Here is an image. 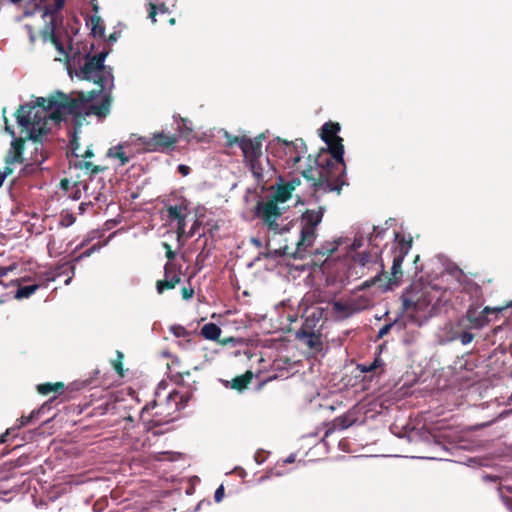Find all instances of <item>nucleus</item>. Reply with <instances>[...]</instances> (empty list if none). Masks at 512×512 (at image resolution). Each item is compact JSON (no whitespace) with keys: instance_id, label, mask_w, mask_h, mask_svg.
<instances>
[{"instance_id":"nucleus-1","label":"nucleus","mask_w":512,"mask_h":512,"mask_svg":"<svg viewBox=\"0 0 512 512\" xmlns=\"http://www.w3.org/2000/svg\"><path fill=\"white\" fill-rule=\"evenodd\" d=\"M325 143L327 150L315 158L314 166L310 165L301 174L311 183L314 192L336 191L340 194L342 186L346 184L343 139L338 137Z\"/></svg>"},{"instance_id":"nucleus-2","label":"nucleus","mask_w":512,"mask_h":512,"mask_svg":"<svg viewBox=\"0 0 512 512\" xmlns=\"http://www.w3.org/2000/svg\"><path fill=\"white\" fill-rule=\"evenodd\" d=\"M95 97V92H88L85 95L83 92H78L77 96L65 94L61 91H56L49 98L39 97L37 99V106L46 112L52 110L49 118L57 123L66 119L67 115L81 116V111L85 102L92 100Z\"/></svg>"},{"instance_id":"nucleus-3","label":"nucleus","mask_w":512,"mask_h":512,"mask_svg":"<svg viewBox=\"0 0 512 512\" xmlns=\"http://www.w3.org/2000/svg\"><path fill=\"white\" fill-rule=\"evenodd\" d=\"M396 239L399 240L394 251L390 275L382 270V273L373 279V283L378 284L383 290L392 289L400 284L403 276L402 263L412 246V240H406L404 237H400L399 234H396Z\"/></svg>"},{"instance_id":"nucleus-4","label":"nucleus","mask_w":512,"mask_h":512,"mask_svg":"<svg viewBox=\"0 0 512 512\" xmlns=\"http://www.w3.org/2000/svg\"><path fill=\"white\" fill-rule=\"evenodd\" d=\"M326 208L319 206L316 210L307 209L300 217V238L296 242V252L306 251L312 247L317 236V227L322 222Z\"/></svg>"},{"instance_id":"nucleus-5","label":"nucleus","mask_w":512,"mask_h":512,"mask_svg":"<svg viewBox=\"0 0 512 512\" xmlns=\"http://www.w3.org/2000/svg\"><path fill=\"white\" fill-rule=\"evenodd\" d=\"M262 140L263 135H259L254 139L247 137L241 147L244 163L252 172L257 183L266 182L265 167L261 162L262 158Z\"/></svg>"},{"instance_id":"nucleus-6","label":"nucleus","mask_w":512,"mask_h":512,"mask_svg":"<svg viewBox=\"0 0 512 512\" xmlns=\"http://www.w3.org/2000/svg\"><path fill=\"white\" fill-rule=\"evenodd\" d=\"M176 411H178L177 405L174 406L172 402L167 404V399L164 403H158L156 400H153L142 408L141 418H147L152 426L158 427L173 421V414Z\"/></svg>"},{"instance_id":"nucleus-7","label":"nucleus","mask_w":512,"mask_h":512,"mask_svg":"<svg viewBox=\"0 0 512 512\" xmlns=\"http://www.w3.org/2000/svg\"><path fill=\"white\" fill-rule=\"evenodd\" d=\"M506 307H489L486 306L482 310H479L477 305H470L465 313L460 319L461 323H466L470 328L474 330H480L487 326L490 322L489 315L502 312Z\"/></svg>"},{"instance_id":"nucleus-8","label":"nucleus","mask_w":512,"mask_h":512,"mask_svg":"<svg viewBox=\"0 0 512 512\" xmlns=\"http://www.w3.org/2000/svg\"><path fill=\"white\" fill-rule=\"evenodd\" d=\"M38 125L39 123H36V125H32L30 131L27 133L26 141H31V144L33 145V151L31 152L30 161L33 164L40 165L48 158V154L44 149V144L42 140L43 136H45L48 133V128L46 126V121L43 122L42 126Z\"/></svg>"},{"instance_id":"nucleus-9","label":"nucleus","mask_w":512,"mask_h":512,"mask_svg":"<svg viewBox=\"0 0 512 512\" xmlns=\"http://www.w3.org/2000/svg\"><path fill=\"white\" fill-rule=\"evenodd\" d=\"M256 215L261 218L269 230L282 234L286 228H280L277 220L282 213L278 207V203L270 199L266 202H258L256 206Z\"/></svg>"},{"instance_id":"nucleus-10","label":"nucleus","mask_w":512,"mask_h":512,"mask_svg":"<svg viewBox=\"0 0 512 512\" xmlns=\"http://www.w3.org/2000/svg\"><path fill=\"white\" fill-rule=\"evenodd\" d=\"M139 141L147 152H165L174 149L178 137L164 132H155L151 137H140Z\"/></svg>"},{"instance_id":"nucleus-11","label":"nucleus","mask_w":512,"mask_h":512,"mask_svg":"<svg viewBox=\"0 0 512 512\" xmlns=\"http://www.w3.org/2000/svg\"><path fill=\"white\" fill-rule=\"evenodd\" d=\"M167 217L170 222H177V232L178 235H182L185 232L186 227V217L189 213L188 211V203L186 199L180 201V203L176 205H168L166 206Z\"/></svg>"},{"instance_id":"nucleus-12","label":"nucleus","mask_w":512,"mask_h":512,"mask_svg":"<svg viewBox=\"0 0 512 512\" xmlns=\"http://www.w3.org/2000/svg\"><path fill=\"white\" fill-rule=\"evenodd\" d=\"M34 108V106L29 104L20 105L15 113L18 125L27 129L28 132L30 131L32 125L39 123L38 126H42L43 122L46 121V116L38 115V112L34 114V120L31 119V114Z\"/></svg>"},{"instance_id":"nucleus-13","label":"nucleus","mask_w":512,"mask_h":512,"mask_svg":"<svg viewBox=\"0 0 512 512\" xmlns=\"http://www.w3.org/2000/svg\"><path fill=\"white\" fill-rule=\"evenodd\" d=\"M106 56V52H100L94 56L88 54L84 65L80 69L82 78L85 80H94L96 75L101 72Z\"/></svg>"},{"instance_id":"nucleus-14","label":"nucleus","mask_w":512,"mask_h":512,"mask_svg":"<svg viewBox=\"0 0 512 512\" xmlns=\"http://www.w3.org/2000/svg\"><path fill=\"white\" fill-rule=\"evenodd\" d=\"M384 233H385L384 229H379V227L373 226V231H372V233H370V235L368 237V242H369L370 246H372L373 248H377V250L374 252L359 253L358 254V262L361 265L364 266L369 262L376 261V259L379 256V252H380L379 251L380 244H379L378 240L383 239Z\"/></svg>"},{"instance_id":"nucleus-15","label":"nucleus","mask_w":512,"mask_h":512,"mask_svg":"<svg viewBox=\"0 0 512 512\" xmlns=\"http://www.w3.org/2000/svg\"><path fill=\"white\" fill-rule=\"evenodd\" d=\"M279 142L284 145V151L288 156V162H291L293 166L299 163L302 159V155L306 153L307 147L303 139L297 138L294 141L280 140Z\"/></svg>"},{"instance_id":"nucleus-16","label":"nucleus","mask_w":512,"mask_h":512,"mask_svg":"<svg viewBox=\"0 0 512 512\" xmlns=\"http://www.w3.org/2000/svg\"><path fill=\"white\" fill-rule=\"evenodd\" d=\"M165 279L157 280L156 290L159 294H163L166 290L174 289L181 281V277L175 271V266L171 263H166L164 266Z\"/></svg>"},{"instance_id":"nucleus-17","label":"nucleus","mask_w":512,"mask_h":512,"mask_svg":"<svg viewBox=\"0 0 512 512\" xmlns=\"http://www.w3.org/2000/svg\"><path fill=\"white\" fill-rule=\"evenodd\" d=\"M325 310L322 307H311L305 312L304 322L299 331H320V322Z\"/></svg>"},{"instance_id":"nucleus-18","label":"nucleus","mask_w":512,"mask_h":512,"mask_svg":"<svg viewBox=\"0 0 512 512\" xmlns=\"http://www.w3.org/2000/svg\"><path fill=\"white\" fill-rule=\"evenodd\" d=\"M95 98L96 97H94L92 101ZM87 103H89V101L85 102L81 114L84 112L85 115H96L100 118H105L110 113L112 98L110 94H105L101 99L100 103L90 104L86 107Z\"/></svg>"},{"instance_id":"nucleus-19","label":"nucleus","mask_w":512,"mask_h":512,"mask_svg":"<svg viewBox=\"0 0 512 512\" xmlns=\"http://www.w3.org/2000/svg\"><path fill=\"white\" fill-rule=\"evenodd\" d=\"M472 330L474 329L470 328L466 323H461V319H459L456 324L451 327L449 339L451 341L459 340L463 345H467L471 343L475 337L471 332Z\"/></svg>"},{"instance_id":"nucleus-20","label":"nucleus","mask_w":512,"mask_h":512,"mask_svg":"<svg viewBox=\"0 0 512 512\" xmlns=\"http://www.w3.org/2000/svg\"><path fill=\"white\" fill-rule=\"evenodd\" d=\"M26 138H17L12 141L11 149L6 156V164L11 165L14 163H23V151L25 146Z\"/></svg>"},{"instance_id":"nucleus-21","label":"nucleus","mask_w":512,"mask_h":512,"mask_svg":"<svg viewBox=\"0 0 512 512\" xmlns=\"http://www.w3.org/2000/svg\"><path fill=\"white\" fill-rule=\"evenodd\" d=\"M297 337L315 351H321L323 347L320 331H298Z\"/></svg>"},{"instance_id":"nucleus-22","label":"nucleus","mask_w":512,"mask_h":512,"mask_svg":"<svg viewBox=\"0 0 512 512\" xmlns=\"http://www.w3.org/2000/svg\"><path fill=\"white\" fill-rule=\"evenodd\" d=\"M113 80L114 76L112 73V68L103 65L101 72H99L93 80L94 83L99 86V90L95 91V97H97V95L107 87L113 86ZM92 92H94V90Z\"/></svg>"},{"instance_id":"nucleus-23","label":"nucleus","mask_w":512,"mask_h":512,"mask_svg":"<svg viewBox=\"0 0 512 512\" xmlns=\"http://www.w3.org/2000/svg\"><path fill=\"white\" fill-rule=\"evenodd\" d=\"M192 396H193V393L191 390H188L184 393H180L178 391H172L167 396V404L172 402L174 404V406L177 405L178 410H180L187 405V403L190 401Z\"/></svg>"},{"instance_id":"nucleus-24","label":"nucleus","mask_w":512,"mask_h":512,"mask_svg":"<svg viewBox=\"0 0 512 512\" xmlns=\"http://www.w3.org/2000/svg\"><path fill=\"white\" fill-rule=\"evenodd\" d=\"M332 309L341 318H348L358 311L353 303L343 301L332 302Z\"/></svg>"},{"instance_id":"nucleus-25","label":"nucleus","mask_w":512,"mask_h":512,"mask_svg":"<svg viewBox=\"0 0 512 512\" xmlns=\"http://www.w3.org/2000/svg\"><path fill=\"white\" fill-rule=\"evenodd\" d=\"M43 4V15H50L51 19L55 21V16L64 7L65 0H40Z\"/></svg>"},{"instance_id":"nucleus-26","label":"nucleus","mask_w":512,"mask_h":512,"mask_svg":"<svg viewBox=\"0 0 512 512\" xmlns=\"http://www.w3.org/2000/svg\"><path fill=\"white\" fill-rule=\"evenodd\" d=\"M339 131H340L339 123L332 122V121L326 122V123H324V125L321 128V134H320L321 139L324 142H328L329 140L331 141L334 138H338L339 136L337 134Z\"/></svg>"},{"instance_id":"nucleus-27","label":"nucleus","mask_w":512,"mask_h":512,"mask_svg":"<svg viewBox=\"0 0 512 512\" xmlns=\"http://www.w3.org/2000/svg\"><path fill=\"white\" fill-rule=\"evenodd\" d=\"M101 371L99 369H95L93 371L92 376H89L84 379H80L73 383L76 386V389H82L86 387H98L102 385V381L100 379Z\"/></svg>"},{"instance_id":"nucleus-28","label":"nucleus","mask_w":512,"mask_h":512,"mask_svg":"<svg viewBox=\"0 0 512 512\" xmlns=\"http://www.w3.org/2000/svg\"><path fill=\"white\" fill-rule=\"evenodd\" d=\"M253 379L252 371L248 370L244 374L236 376L231 381V388L237 391H243L248 387Z\"/></svg>"},{"instance_id":"nucleus-29","label":"nucleus","mask_w":512,"mask_h":512,"mask_svg":"<svg viewBox=\"0 0 512 512\" xmlns=\"http://www.w3.org/2000/svg\"><path fill=\"white\" fill-rule=\"evenodd\" d=\"M65 388V385L63 382H56V383H42L38 384L36 386V390L41 395H48L50 393H62Z\"/></svg>"},{"instance_id":"nucleus-30","label":"nucleus","mask_w":512,"mask_h":512,"mask_svg":"<svg viewBox=\"0 0 512 512\" xmlns=\"http://www.w3.org/2000/svg\"><path fill=\"white\" fill-rule=\"evenodd\" d=\"M292 192L285 182H282L277 185L271 199L277 203H284L291 198Z\"/></svg>"},{"instance_id":"nucleus-31","label":"nucleus","mask_w":512,"mask_h":512,"mask_svg":"<svg viewBox=\"0 0 512 512\" xmlns=\"http://www.w3.org/2000/svg\"><path fill=\"white\" fill-rule=\"evenodd\" d=\"M385 363L384 361L381 359V357L378 355L374 361L370 364H358L357 368L363 372V373H368V372H375L377 370L380 369V371L378 372V374H382L384 372V367Z\"/></svg>"},{"instance_id":"nucleus-32","label":"nucleus","mask_w":512,"mask_h":512,"mask_svg":"<svg viewBox=\"0 0 512 512\" xmlns=\"http://www.w3.org/2000/svg\"><path fill=\"white\" fill-rule=\"evenodd\" d=\"M179 132L181 136L187 141H191L196 138V133L194 132L192 122L186 118L181 119V124L179 125Z\"/></svg>"},{"instance_id":"nucleus-33","label":"nucleus","mask_w":512,"mask_h":512,"mask_svg":"<svg viewBox=\"0 0 512 512\" xmlns=\"http://www.w3.org/2000/svg\"><path fill=\"white\" fill-rule=\"evenodd\" d=\"M221 332L220 327L214 323L205 324L201 329V334L208 340H217Z\"/></svg>"},{"instance_id":"nucleus-34","label":"nucleus","mask_w":512,"mask_h":512,"mask_svg":"<svg viewBox=\"0 0 512 512\" xmlns=\"http://www.w3.org/2000/svg\"><path fill=\"white\" fill-rule=\"evenodd\" d=\"M88 25L91 26V34L96 37H103L105 32V26L103 24L102 19L99 16H92L88 22Z\"/></svg>"},{"instance_id":"nucleus-35","label":"nucleus","mask_w":512,"mask_h":512,"mask_svg":"<svg viewBox=\"0 0 512 512\" xmlns=\"http://www.w3.org/2000/svg\"><path fill=\"white\" fill-rule=\"evenodd\" d=\"M108 157L117 158L122 166L129 163L130 158L126 155L121 144L111 147L107 152Z\"/></svg>"},{"instance_id":"nucleus-36","label":"nucleus","mask_w":512,"mask_h":512,"mask_svg":"<svg viewBox=\"0 0 512 512\" xmlns=\"http://www.w3.org/2000/svg\"><path fill=\"white\" fill-rule=\"evenodd\" d=\"M354 421L355 419L351 415H341L333 420V428L343 430L350 427Z\"/></svg>"},{"instance_id":"nucleus-37","label":"nucleus","mask_w":512,"mask_h":512,"mask_svg":"<svg viewBox=\"0 0 512 512\" xmlns=\"http://www.w3.org/2000/svg\"><path fill=\"white\" fill-rule=\"evenodd\" d=\"M40 36L44 42H52L58 37L55 34V24L53 19H51L50 23L46 25L43 30H41Z\"/></svg>"},{"instance_id":"nucleus-38","label":"nucleus","mask_w":512,"mask_h":512,"mask_svg":"<svg viewBox=\"0 0 512 512\" xmlns=\"http://www.w3.org/2000/svg\"><path fill=\"white\" fill-rule=\"evenodd\" d=\"M39 287H40V285H38V284H32V285H28V286H19L15 297L17 299L28 298L33 293H35Z\"/></svg>"},{"instance_id":"nucleus-39","label":"nucleus","mask_w":512,"mask_h":512,"mask_svg":"<svg viewBox=\"0 0 512 512\" xmlns=\"http://www.w3.org/2000/svg\"><path fill=\"white\" fill-rule=\"evenodd\" d=\"M51 43L54 45V47L56 48V50L59 53V57H56L55 60L68 61L69 54H68L67 50L65 49L64 44L61 42V40L57 37Z\"/></svg>"},{"instance_id":"nucleus-40","label":"nucleus","mask_w":512,"mask_h":512,"mask_svg":"<svg viewBox=\"0 0 512 512\" xmlns=\"http://www.w3.org/2000/svg\"><path fill=\"white\" fill-rule=\"evenodd\" d=\"M157 11H159L161 13H166V12H168V8L164 3H162L158 6L153 3H150L149 9H148V14H149V18L152 20L153 23L156 22Z\"/></svg>"},{"instance_id":"nucleus-41","label":"nucleus","mask_w":512,"mask_h":512,"mask_svg":"<svg viewBox=\"0 0 512 512\" xmlns=\"http://www.w3.org/2000/svg\"><path fill=\"white\" fill-rule=\"evenodd\" d=\"M402 302H403V308L405 310H415L417 307V301L411 297V293L409 291H406L402 295Z\"/></svg>"},{"instance_id":"nucleus-42","label":"nucleus","mask_w":512,"mask_h":512,"mask_svg":"<svg viewBox=\"0 0 512 512\" xmlns=\"http://www.w3.org/2000/svg\"><path fill=\"white\" fill-rule=\"evenodd\" d=\"M40 411V409L33 410L28 416H21V418L18 419L19 424L17 425V428H21L29 424L33 419L38 417Z\"/></svg>"},{"instance_id":"nucleus-43","label":"nucleus","mask_w":512,"mask_h":512,"mask_svg":"<svg viewBox=\"0 0 512 512\" xmlns=\"http://www.w3.org/2000/svg\"><path fill=\"white\" fill-rule=\"evenodd\" d=\"M247 136H227V146L232 147L233 145H238L240 148L243 143L246 141Z\"/></svg>"},{"instance_id":"nucleus-44","label":"nucleus","mask_w":512,"mask_h":512,"mask_svg":"<svg viewBox=\"0 0 512 512\" xmlns=\"http://www.w3.org/2000/svg\"><path fill=\"white\" fill-rule=\"evenodd\" d=\"M170 330L177 338H185L189 336V332L181 325H174L170 328Z\"/></svg>"},{"instance_id":"nucleus-45","label":"nucleus","mask_w":512,"mask_h":512,"mask_svg":"<svg viewBox=\"0 0 512 512\" xmlns=\"http://www.w3.org/2000/svg\"><path fill=\"white\" fill-rule=\"evenodd\" d=\"M117 356H118V358L115 361H113L112 364H113L114 369L117 371V373L120 376H123V364H122L123 354L118 351Z\"/></svg>"},{"instance_id":"nucleus-46","label":"nucleus","mask_w":512,"mask_h":512,"mask_svg":"<svg viewBox=\"0 0 512 512\" xmlns=\"http://www.w3.org/2000/svg\"><path fill=\"white\" fill-rule=\"evenodd\" d=\"M84 168L89 170L91 174H97L99 172H102L104 168L98 165H94L92 162H85Z\"/></svg>"},{"instance_id":"nucleus-47","label":"nucleus","mask_w":512,"mask_h":512,"mask_svg":"<svg viewBox=\"0 0 512 512\" xmlns=\"http://www.w3.org/2000/svg\"><path fill=\"white\" fill-rule=\"evenodd\" d=\"M190 376H191V373L189 371L178 373L177 376H175L176 382L178 384L188 385V383L185 380V377L189 378Z\"/></svg>"},{"instance_id":"nucleus-48","label":"nucleus","mask_w":512,"mask_h":512,"mask_svg":"<svg viewBox=\"0 0 512 512\" xmlns=\"http://www.w3.org/2000/svg\"><path fill=\"white\" fill-rule=\"evenodd\" d=\"M25 30L28 33L30 43L32 45L35 44L37 36H36L35 31H34V28L31 25L26 24L25 25Z\"/></svg>"},{"instance_id":"nucleus-49","label":"nucleus","mask_w":512,"mask_h":512,"mask_svg":"<svg viewBox=\"0 0 512 512\" xmlns=\"http://www.w3.org/2000/svg\"><path fill=\"white\" fill-rule=\"evenodd\" d=\"M285 184L294 191L296 187H298L301 184V180L298 177H293L290 180L286 181Z\"/></svg>"},{"instance_id":"nucleus-50","label":"nucleus","mask_w":512,"mask_h":512,"mask_svg":"<svg viewBox=\"0 0 512 512\" xmlns=\"http://www.w3.org/2000/svg\"><path fill=\"white\" fill-rule=\"evenodd\" d=\"M181 294H182L183 299L189 300L193 297L194 290H193V288H190V287H183L181 289Z\"/></svg>"},{"instance_id":"nucleus-51","label":"nucleus","mask_w":512,"mask_h":512,"mask_svg":"<svg viewBox=\"0 0 512 512\" xmlns=\"http://www.w3.org/2000/svg\"><path fill=\"white\" fill-rule=\"evenodd\" d=\"M97 249V246L94 245L93 247H91L90 249L84 251L83 253H81L79 256H77L74 261L78 262L80 261L81 259L85 258V257H89L95 250Z\"/></svg>"},{"instance_id":"nucleus-52","label":"nucleus","mask_w":512,"mask_h":512,"mask_svg":"<svg viewBox=\"0 0 512 512\" xmlns=\"http://www.w3.org/2000/svg\"><path fill=\"white\" fill-rule=\"evenodd\" d=\"M223 497H224V487H223V485H220V486L216 489V491H215L214 499H215V501H216V502H218V503H219V502H221V501H222Z\"/></svg>"},{"instance_id":"nucleus-53","label":"nucleus","mask_w":512,"mask_h":512,"mask_svg":"<svg viewBox=\"0 0 512 512\" xmlns=\"http://www.w3.org/2000/svg\"><path fill=\"white\" fill-rule=\"evenodd\" d=\"M12 173H13V169H12V168H10L9 166H6V167H5V170H4V172H3V173L0 171V187H2V185H3V183H4L5 178H6L8 175L12 174Z\"/></svg>"},{"instance_id":"nucleus-54","label":"nucleus","mask_w":512,"mask_h":512,"mask_svg":"<svg viewBox=\"0 0 512 512\" xmlns=\"http://www.w3.org/2000/svg\"><path fill=\"white\" fill-rule=\"evenodd\" d=\"M164 248L166 249V257L168 260H173L176 256L175 252L171 249V246L168 243H163Z\"/></svg>"},{"instance_id":"nucleus-55","label":"nucleus","mask_w":512,"mask_h":512,"mask_svg":"<svg viewBox=\"0 0 512 512\" xmlns=\"http://www.w3.org/2000/svg\"><path fill=\"white\" fill-rule=\"evenodd\" d=\"M392 328V324H385L380 330H379V337H383L386 335L390 329Z\"/></svg>"},{"instance_id":"nucleus-56","label":"nucleus","mask_w":512,"mask_h":512,"mask_svg":"<svg viewBox=\"0 0 512 512\" xmlns=\"http://www.w3.org/2000/svg\"><path fill=\"white\" fill-rule=\"evenodd\" d=\"M178 171L183 176H187L190 173V167L181 164V165L178 166Z\"/></svg>"},{"instance_id":"nucleus-57","label":"nucleus","mask_w":512,"mask_h":512,"mask_svg":"<svg viewBox=\"0 0 512 512\" xmlns=\"http://www.w3.org/2000/svg\"><path fill=\"white\" fill-rule=\"evenodd\" d=\"M12 270V267H0V277H4Z\"/></svg>"},{"instance_id":"nucleus-58","label":"nucleus","mask_w":512,"mask_h":512,"mask_svg":"<svg viewBox=\"0 0 512 512\" xmlns=\"http://www.w3.org/2000/svg\"><path fill=\"white\" fill-rule=\"evenodd\" d=\"M11 429H7L5 433H3L0 437V443H5L7 441V437L10 434Z\"/></svg>"},{"instance_id":"nucleus-59","label":"nucleus","mask_w":512,"mask_h":512,"mask_svg":"<svg viewBox=\"0 0 512 512\" xmlns=\"http://www.w3.org/2000/svg\"><path fill=\"white\" fill-rule=\"evenodd\" d=\"M295 253H296V252H290V251H288V247L286 246V247L283 249V251H282L281 255H291V256H295Z\"/></svg>"},{"instance_id":"nucleus-60","label":"nucleus","mask_w":512,"mask_h":512,"mask_svg":"<svg viewBox=\"0 0 512 512\" xmlns=\"http://www.w3.org/2000/svg\"><path fill=\"white\" fill-rule=\"evenodd\" d=\"M116 40H117V33L116 32H114V33L109 35V37H108V41L109 42H115Z\"/></svg>"},{"instance_id":"nucleus-61","label":"nucleus","mask_w":512,"mask_h":512,"mask_svg":"<svg viewBox=\"0 0 512 512\" xmlns=\"http://www.w3.org/2000/svg\"><path fill=\"white\" fill-rule=\"evenodd\" d=\"M84 158H91L94 156L92 150H86L85 153L82 155Z\"/></svg>"},{"instance_id":"nucleus-62","label":"nucleus","mask_w":512,"mask_h":512,"mask_svg":"<svg viewBox=\"0 0 512 512\" xmlns=\"http://www.w3.org/2000/svg\"><path fill=\"white\" fill-rule=\"evenodd\" d=\"M285 462H287V463H292V462H294V456H293V455L289 456V457L285 460Z\"/></svg>"},{"instance_id":"nucleus-63","label":"nucleus","mask_w":512,"mask_h":512,"mask_svg":"<svg viewBox=\"0 0 512 512\" xmlns=\"http://www.w3.org/2000/svg\"><path fill=\"white\" fill-rule=\"evenodd\" d=\"M79 210L83 212L85 210V203H81L79 206Z\"/></svg>"},{"instance_id":"nucleus-64","label":"nucleus","mask_w":512,"mask_h":512,"mask_svg":"<svg viewBox=\"0 0 512 512\" xmlns=\"http://www.w3.org/2000/svg\"><path fill=\"white\" fill-rule=\"evenodd\" d=\"M169 22H170L171 24H174V23H175V19H174V18H172V19H170V21H169Z\"/></svg>"}]
</instances>
